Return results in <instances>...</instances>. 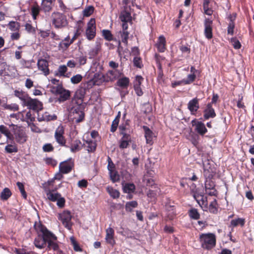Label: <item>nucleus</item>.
I'll use <instances>...</instances> for the list:
<instances>
[{
	"mask_svg": "<svg viewBox=\"0 0 254 254\" xmlns=\"http://www.w3.org/2000/svg\"><path fill=\"white\" fill-rule=\"evenodd\" d=\"M12 195V192L8 188H5L2 190L0 194V197L2 201L8 200Z\"/></svg>",
	"mask_w": 254,
	"mask_h": 254,
	"instance_id": "32",
	"label": "nucleus"
},
{
	"mask_svg": "<svg viewBox=\"0 0 254 254\" xmlns=\"http://www.w3.org/2000/svg\"><path fill=\"white\" fill-rule=\"evenodd\" d=\"M34 63L33 60H26L24 59H21L19 61V64L23 68H32V64Z\"/></svg>",
	"mask_w": 254,
	"mask_h": 254,
	"instance_id": "33",
	"label": "nucleus"
},
{
	"mask_svg": "<svg viewBox=\"0 0 254 254\" xmlns=\"http://www.w3.org/2000/svg\"><path fill=\"white\" fill-rule=\"evenodd\" d=\"M97 80L95 79L94 77L91 79L82 82L79 88L76 91L75 94L77 98L76 100H81L83 101V99L87 91L95 85H99V83L97 82Z\"/></svg>",
	"mask_w": 254,
	"mask_h": 254,
	"instance_id": "5",
	"label": "nucleus"
},
{
	"mask_svg": "<svg viewBox=\"0 0 254 254\" xmlns=\"http://www.w3.org/2000/svg\"><path fill=\"white\" fill-rule=\"evenodd\" d=\"M7 26L11 31H18L20 27V23L14 21H10Z\"/></svg>",
	"mask_w": 254,
	"mask_h": 254,
	"instance_id": "39",
	"label": "nucleus"
},
{
	"mask_svg": "<svg viewBox=\"0 0 254 254\" xmlns=\"http://www.w3.org/2000/svg\"><path fill=\"white\" fill-rule=\"evenodd\" d=\"M191 123L192 126L195 127V131L200 135L203 136L207 132V129L203 123L197 121L196 119H194Z\"/></svg>",
	"mask_w": 254,
	"mask_h": 254,
	"instance_id": "17",
	"label": "nucleus"
},
{
	"mask_svg": "<svg viewBox=\"0 0 254 254\" xmlns=\"http://www.w3.org/2000/svg\"><path fill=\"white\" fill-rule=\"evenodd\" d=\"M204 35L205 38L210 40L213 38V21L209 18H205L204 21Z\"/></svg>",
	"mask_w": 254,
	"mask_h": 254,
	"instance_id": "12",
	"label": "nucleus"
},
{
	"mask_svg": "<svg viewBox=\"0 0 254 254\" xmlns=\"http://www.w3.org/2000/svg\"><path fill=\"white\" fill-rule=\"evenodd\" d=\"M52 90L56 94L60 95L59 100L60 102L66 101L70 96V91L64 89L62 85L58 84L57 86H54Z\"/></svg>",
	"mask_w": 254,
	"mask_h": 254,
	"instance_id": "9",
	"label": "nucleus"
},
{
	"mask_svg": "<svg viewBox=\"0 0 254 254\" xmlns=\"http://www.w3.org/2000/svg\"><path fill=\"white\" fill-rule=\"evenodd\" d=\"M11 127V133L10 130L4 125H0V133L5 135L7 140L15 141L20 144L24 143L27 139L25 130L22 127L11 124L9 125Z\"/></svg>",
	"mask_w": 254,
	"mask_h": 254,
	"instance_id": "1",
	"label": "nucleus"
},
{
	"mask_svg": "<svg viewBox=\"0 0 254 254\" xmlns=\"http://www.w3.org/2000/svg\"><path fill=\"white\" fill-rule=\"evenodd\" d=\"M138 203L136 201H131L127 202L125 205L126 210L128 212H131L133 208L137 207Z\"/></svg>",
	"mask_w": 254,
	"mask_h": 254,
	"instance_id": "40",
	"label": "nucleus"
},
{
	"mask_svg": "<svg viewBox=\"0 0 254 254\" xmlns=\"http://www.w3.org/2000/svg\"><path fill=\"white\" fill-rule=\"evenodd\" d=\"M188 214L190 217L194 220H198L200 218V215L197 209L193 208L188 211Z\"/></svg>",
	"mask_w": 254,
	"mask_h": 254,
	"instance_id": "36",
	"label": "nucleus"
},
{
	"mask_svg": "<svg viewBox=\"0 0 254 254\" xmlns=\"http://www.w3.org/2000/svg\"><path fill=\"white\" fill-rule=\"evenodd\" d=\"M72 43L73 42H71L69 36L68 35L59 43V47L60 49L63 50H66Z\"/></svg>",
	"mask_w": 254,
	"mask_h": 254,
	"instance_id": "28",
	"label": "nucleus"
},
{
	"mask_svg": "<svg viewBox=\"0 0 254 254\" xmlns=\"http://www.w3.org/2000/svg\"><path fill=\"white\" fill-rule=\"evenodd\" d=\"M14 95L15 97L18 98L21 101H22L23 104H24L25 102L26 101L29 95L26 93L25 92L21 90L19 91L15 90L14 91Z\"/></svg>",
	"mask_w": 254,
	"mask_h": 254,
	"instance_id": "30",
	"label": "nucleus"
},
{
	"mask_svg": "<svg viewBox=\"0 0 254 254\" xmlns=\"http://www.w3.org/2000/svg\"><path fill=\"white\" fill-rule=\"evenodd\" d=\"M129 33L128 31H122L121 32L122 41L123 43L127 45Z\"/></svg>",
	"mask_w": 254,
	"mask_h": 254,
	"instance_id": "54",
	"label": "nucleus"
},
{
	"mask_svg": "<svg viewBox=\"0 0 254 254\" xmlns=\"http://www.w3.org/2000/svg\"><path fill=\"white\" fill-rule=\"evenodd\" d=\"M199 99L195 97L189 102L188 108L191 115H195L199 108Z\"/></svg>",
	"mask_w": 254,
	"mask_h": 254,
	"instance_id": "19",
	"label": "nucleus"
},
{
	"mask_svg": "<svg viewBox=\"0 0 254 254\" xmlns=\"http://www.w3.org/2000/svg\"><path fill=\"white\" fill-rule=\"evenodd\" d=\"M165 209L167 212V218L170 220H173L177 215L176 207L174 205V202H171L170 199H168V201L165 204Z\"/></svg>",
	"mask_w": 254,
	"mask_h": 254,
	"instance_id": "16",
	"label": "nucleus"
},
{
	"mask_svg": "<svg viewBox=\"0 0 254 254\" xmlns=\"http://www.w3.org/2000/svg\"><path fill=\"white\" fill-rule=\"evenodd\" d=\"M58 218L61 220L63 225L69 230L72 229L73 223L71 222L72 215L68 210H64L59 214Z\"/></svg>",
	"mask_w": 254,
	"mask_h": 254,
	"instance_id": "8",
	"label": "nucleus"
},
{
	"mask_svg": "<svg viewBox=\"0 0 254 254\" xmlns=\"http://www.w3.org/2000/svg\"><path fill=\"white\" fill-rule=\"evenodd\" d=\"M122 73L118 69L109 70L106 75L96 73L94 74V78L97 80V82L99 85L103 82L114 81L122 75Z\"/></svg>",
	"mask_w": 254,
	"mask_h": 254,
	"instance_id": "6",
	"label": "nucleus"
},
{
	"mask_svg": "<svg viewBox=\"0 0 254 254\" xmlns=\"http://www.w3.org/2000/svg\"><path fill=\"white\" fill-rule=\"evenodd\" d=\"M109 175L113 183L118 182L120 180V175L116 169L109 171Z\"/></svg>",
	"mask_w": 254,
	"mask_h": 254,
	"instance_id": "37",
	"label": "nucleus"
},
{
	"mask_svg": "<svg viewBox=\"0 0 254 254\" xmlns=\"http://www.w3.org/2000/svg\"><path fill=\"white\" fill-rule=\"evenodd\" d=\"M106 190L108 192V193L110 194L111 197L112 198L116 199L120 197V192L114 189L112 187L108 186L106 188Z\"/></svg>",
	"mask_w": 254,
	"mask_h": 254,
	"instance_id": "35",
	"label": "nucleus"
},
{
	"mask_svg": "<svg viewBox=\"0 0 254 254\" xmlns=\"http://www.w3.org/2000/svg\"><path fill=\"white\" fill-rule=\"evenodd\" d=\"M82 79V76L81 74H77L73 76L70 78V81L73 84H78Z\"/></svg>",
	"mask_w": 254,
	"mask_h": 254,
	"instance_id": "51",
	"label": "nucleus"
},
{
	"mask_svg": "<svg viewBox=\"0 0 254 254\" xmlns=\"http://www.w3.org/2000/svg\"><path fill=\"white\" fill-rule=\"evenodd\" d=\"M231 42L232 43L234 49H240L241 48V44L236 37L232 38L231 39Z\"/></svg>",
	"mask_w": 254,
	"mask_h": 254,
	"instance_id": "53",
	"label": "nucleus"
},
{
	"mask_svg": "<svg viewBox=\"0 0 254 254\" xmlns=\"http://www.w3.org/2000/svg\"><path fill=\"white\" fill-rule=\"evenodd\" d=\"M70 240L71 243V245H72L73 247V249L75 252H82V249L80 248V246L78 244V243L76 242L75 239L74 237H71L70 238Z\"/></svg>",
	"mask_w": 254,
	"mask_h": 254,
	"instance_id": "44",
	"label": "nucleus"
},
{
	"mask_svg": "<svg viewBox=\"0 0 254 254\" xmlns=\"http://www.w3.org/2000/svg\"><path fill=\"white\" fill-rule=\"evenodd\" d=\"M135 190V186L133 183H127L124 187V192L125 193H130L133 192Z\"/></svg>",
	"mask_w": 254,
	"mask_h": 254,
	"instance_id": "38",
	"label": "nucleus"
},
{
	"mask_svg": "<svg viewBox=\"0 0 254 254\" xmlns=\"http://www.w3.org/2000/svg\"><path fill=\"white\" fill-rule=\"evenodd\" d=\"M52 24L56 28H62L68 24L66 16L60 12H54L51 15Z\"/></svg>",
	"mask_w": 254,
	"mask_h": 254,
	"instance_id": "7",
	"label": "nucleus"
},
{
	"mask_svg": "<svg viewBox=\"0 0 254 254\" xmlns=\"http://www.w3.org/2000/svg\"><path fill=\"white\" fill-rule=\"evenodd\" d=\"M74 166V161L71 159L63 161L59 165V171L61 173L65 174L70 173Z\"/></svg>",
	"mask_w": 254,
	"mask_h": 254,
	"instance_id": "13",
	"label": "nucleus"
},
{
	"mask_svg": "<svg viewBox=\"0 0 254 254\" xmlns=\"http://www.w3.org/2000/svg\"><path fill=\"white\" fill-rule=\"evenodd\" d=\"M142 128L144 131L146 142L150 145L153 144V138L155 137L154 133L147 126H143Z\"/></svg>",
	"mask_w": 254,
	"mask_h": 254,
	"instance_id": "18",
	"label": "nucleus"
},
{
	"mask_svg": "<svg viewBox=\"0 0 254 254\" xmlns=\"http://www.w3.org/2000/svg\"><path fill=\"white\" fill-rule=\"evenodd\" d=\"M56 0H42L41 7L35 2L31 7L30 14L33 20H37L40 11L42 10L45 13L49 12L53 8Z\"/></svg>",
	"mask_w": 254,
	"mask_h": 254,
	"instance_id": "3",
	"label": "nucleus"
},
{
	"mask_svg": "<svg viewBox=\"0 0 254 254\" xmlns=\"http://www.w3.org/2000/svg\"><path fill=\"white\" fill-rule=\"evenodd\" d=\"M127 122H128V121H127L125 124H123L119 126V130H120V134H121L122 132H124V133L127 132V130H129V128L128 127L129 126V125H128V123Z\"/></svg>",
	"mask_w": 254,
	"mask_h": 254,
	"instance_id": "56",
	"label": "nucleus"
},
{
	"mask_svg": "<svg viewBox=\"0 0 254 254\" xmlns=\"http://www.w3.org/2000/svg\"><path fill=\"white\" fill-rule=\"evenodd\" d=\"M246 223V220L244 218H237L233 219L230 222V227H236L240 226L243 227Z\"/></svg>",
	"mask_w": 254,
	"mask_h": 254,
	"instance_id": "29",
	"label": "nucleus"
},
{
	"mask_svg": "<svg viewBox=\"0 0 254 254\" xmlns=\"http://www.w3.org/2000/svg\"><path fill=\"white\" fill-rule=\"evenodd\" d=\"M158 52L163 53L166 50V38L163 35H161L158 37L157 43L155 44Z\"/></svg>",
	"mask_w": 254,
	"mask_h": 254,
	"instance_id": "23",
	"label": "nucleus"
},
{
	"mask_svg": "<svg viewBox=\"0 0 254 254\" xmlns=\"http://www.w3.org/2000/svg\"><path fill=\"white\" fill-rule=\"evenodd\" d=\"M179 49L182 53H187L189 55L190 53V48L187 45H182L180 46Z\"/></svg>",
	"mask_w": 254,
	"mask_h": 254,
	"instance_id": "64",
	"label": "nucleus"
},
{
	"mask_svg": "<svg viewBox=\"0 0 254 254\" xmlns=\"http://www.w3.org/2000/svg\"><path fill=\"white\" fill-rule=\"evenodd\" d=\"M143 78L140 75H137L135 77V79L134 82L133 86H141Z\"/></svg>",
	"mask_w": 254,
	"mask_h": 254,
	"instance_id": "61",
	"label": "nucleus"
},
{
	"mask_svg": "<svg viewBox=\"0 0 254 254\" xmlns=\"http://www.w3.org/2000/svg\"><path fill=\"white\" fill-rule=\"evenodd\" d=\"M235 26V22H229L227 28L228 34H230L231 35H234Z\"/></svg>",
	"mask_w": 254,
	"mask_h": 254,
	"instance_id": "59",
	"label": "nucleus"
},
{
	"mask_svg": "<svg viewBox=\"0 0 254 254\" xmlns=\"http://www.w3.org/2000/svg\"><path fill=\"white\" fill-rule=\"evenodd\" d=\"M215 187V183L211 179H206L205 182V188L206 191L214 188Z\"/></svg>",
	"mask_w": 254,
	"mask_h": 254,
	"instance_id": "49",
	"label": "nucleus"
},
{
	"mask_svg": "<svg viewBox=\"0 0 254 254\" xmlns=\"http://www.w3.org/2000/svg\"><path fill=\"white\" fill-rule=\"evenodd\" d=\"M198 241L203 250L210 251L216 247V236L212 233H201L199 236Z\"/></svg>",
	"mask_w": 254,
	"mask_h": 254,
	"instance_id": "4",
	"label": "nucleus"
},
{
	"mask_svg": "<svg viewBox=\"0 0 254 254\" xmlns=\"http://www.w3.org/2000/svg\"><path fill=\"white\" fill-rule=\"evenodd\" d=\"M217 205V201L216 199H214L209 204V211L210 213L216 214L218 211V208L216 207Z\"/></svg>",
	"mask_w": 254,
	"mask_h": 254,
	"instance_id": "43",
	"label": "nucleus"
},
{
	"mask_svg": "<svg viewBox=\"0 0 254 254\" xmlns=\"http://www.w3.org/2000/svg\"><path fill=\"white\" fill-rule=\"evenodd\" d=\"M133 62L134 65L136 67L141 68L143 66L141 59L139 57H134Z\"/></svg>",
	"mask_w": 254,
	"mask_h": 254,
	"instance_id": "55",
	"label": "nucleus"
},
{
	"mask_svg": "<svg viewBox=\"0 0 254 254\" xmlns=\"http://www.w3.org/2000/svg\"><path fill=\"white\" fill-rule=\"evenodd\" d=\"M24 106H27L29 109L33 110H38L42 109V104L37 99H32L29 96L23 104Z\"/></svg>",
	"mask_w": 254,
	"mask_h": 254,
	"instance_id": "14",
	"label": "nucleus"
},
{
	"mask_svg": "<svg viewBox=\"0 0 254 254\" xmlns=\"http://www.w3.org/2000/svg\"><path fill=\"white\" fill-rule=\"evenodd\" d=\"M114 234L115 232L113 228L109 227L106 230V241L112 246H114L115 244Z\"/></svg>",
	"mask_w": 254,
	"mask_h": 254,
	"instance_id": "24",
	"label": "nucleus"
},
{
	"mask_svg": "<svg viewBox=\"0 0 254 254\" xmlns=\"http://www.w3.org/2000/svg\"><path fill=\"white\" fill-rule=\"evenodd\" d=\"M4 150L8 153H16L18 151L16 145L10 144L5 147Z\"/></svg>",
	"mask_w": 254,
	"mask_h": 254,
	"instance_id": "42",
	"label": "nucleus"
},
{
	"mask_svg": "<svg viewBox=\"0 0 254 254\" xmlns=\"http://www.w3.org/2000/svg\"><path fill=\"white\" fill-rule=\"evenodd\" d=\"M85 35L88 40H93L96 36V22L94 18H91L87 23Z\"/></svg>",
	"mask_w": 254,
	"mask_h": 254,
	"instance_id": "10",
	"label": "nucleus"
},
{
	"mask_svg": "<svg viewBox=\"0 0 254 254\" xmlns=\"http://www.w3.org/2000/svg\"><path fill=\"white\" fill-rule=\"evenodd\" d=\"M119 18L123 22H131L132 21L131 13L127 7L125 8L124 9L121 11Z\"/></svg>",
	"mask_w": 254,
	"mask_h": 254,
	"instance_id": "25",
	"label": "nucleus"
},
{
	"mask_svg": "<svg viewBox=\"0 0 254 254\" xmlns=\"http://www.w3.org/2000/svg\"><path fill=\"white\" fill-rule=\"evenodd\" d=\"M85 106V103L81 100L72 101V106L70 108L69 115L72 117V120L75 123H80L84 120Z\"/></svg>",
	"mask_w": 254,
	"mask_h": 254,
	"instance_id": "2",
	"label": "nucleus"
},
{
	"mask_svg": "<svg viewBox=\"0 0 254 254\" xmlns=\"http://www.w3.org/2000/svg\"><path fill=\"white\" fill-rule=\"evenodd\" d=\"M216 116L214 109L211 104H207L203 111V118L204 120H208L210 118H214Z\"/></svg>",
	"mask_w": 254,
	"mask_h": 254,
	"instance_id": "21",
	"label": "nucleus"
},
{
	"mask_svg": "<svg viewBox=\"0 0 254 254\" xmlns=\"http://www.w3.org/2000/svg\"><path fill=\"white\" fill-rule=\"evenodd\" d=\"M129 84V79L127 77H123L118 79L116 85L122 89H127Z\"/></svg>",
	"mask_w": 254,
	"mask_h": 254,
	"instance_id": "26",
	"label": "nucleus"
},
{
	"mask_svg": "<svg viewBox=\"0 0 254 254\" xmlns=\"http://www.w3.org/2000/svg\"><path fill=\"white\" fill-rule=\"evenodd\" d=\"M76 60L79 65H84L87 62L86 56H83L82 54L76 58Z\"/></svg>",
	"mask_w": 254,
	"mask_h": 254,
	"instance_id": "60",
	"label": "nucleus"
},
{
	"mask_svg": "<svg viewBox=\"0 0 254 254\" xmlns=\"http://www.w3.org/2000/svg\"><path fill=\"white\" fill-rule=\"evenodd\" d=\"M17 186L19 189V190L20 191V192L22 194V196L23 198H26L27 197V194L24 189V186L23 184L22 183L20 182H17Z\"/></svg>",
	"mask_w": 254,
	"mask_h": 254,
	"instance_id": "57",
	"label": "nucleus"
},
{
	"mask_svg": "<svg viewBox=\"0 0 254 254\" xmlns=\"http://www.w3.org/2000/svg\"><path fill=\"white\" fill-rule=\"evenodd\" d=\"M102 33V36L106 40L108 41L113 40V35L109 30H103Z\"/></svg>",
	"mask_w": 254,
	"mask_h": 254,
	"instance_id": "41",
	"label": "nucleus"
},
{
	"mask_svg": "<svg viewBox=\"0 0 254 254\" xmlns=\"http://www.w3.org/2000/svg\"><path fill=\"white\" fill-rule=\"evenodd\" d=\"M37 65L38 69L43 71L45 75L47 76L50 74L49 63L47 60L43 59L38 60Z\"/></svg>",
	"mask_w": 254,
	"mask_h": 254,
	"instance_id": "20",
	"label": "nucleus"
},
{
	"mask_svg": "<svg viewBox=\"0 0 254 254\" xmlns=\"http://www.w3.org/2000/svg\"><path fill=\"white\" fill-rule=\"evenodd\" d=\"M107 161L108 163L107 168H108L109 172L111 171L112 170H115L116 169L115 165L114 163H113V162L112 161L111 158L109 156L108 157Z\"/></svg>",
	"mask_w": 254,
	"mask_h": 254,
	"instance_id": "63",
	"label": "nucleus"
},
{
	"mask_svg": "<svg viewBox=\"0 0 254 254\" xmlns=\"http://www.w3.org/2000/svg\"><path fill=\"white\" fill-rule=\"evenodd\" d=\"M94 8L93 6H88L83 10V15L85 17L90 16L94 12Z\"/></svg>",
	"mask_w": 254,
	"mask_h": 254,
	"instance_id": "47",
	"label": "nucleus"
},
{
	"mask_svg": "<svg viewBox=\"0 0 254 254\" xmlns=\"http://www.w3.org/2000/svg\"><path fill=\"white\" fill-rule=\"evenodd\" d=\"M46 195H47V198L49 200H50L51 201H53V202L56 201L58 199L59 197L61 196V195L60 193H58V192L54 193V192H53L52 191H51L50 190H49L48 191H47Z\"/></svg>",
	"mask_w": 254,
	"mask_h": 254,
	"instance_id": "34",
	"label": "nucleus"
},
{
	"mask_svg": "<svg viewBox=\"0 0 254 254\" xmlns=\"http://www.w3.org/2000/svg\"><path fill=\"white\" fill-rule=\"evenodd\" d=\"M42 149L44 152H51L54 150V147L51 143H46L43 147Z\"/></svg>",
	"mask_w": 254,
	"mask_h": 254,
	"instance_id": "52",
	"label": "nucleus"
},
{
	"mask_svg": "<svg viewBox=\"0 0 254 254\" xmlns=\"http://www.w3.org/2000/svg\"><path fill=\"white\" fill-rule=\"evenodd\" d=\"M119 121L120 120H117V119H115L112 122L110 129V131L112 132H114L116 131L119 126Z\"/></svg>",
	"mask_w": 254,
	"mask_h": 254,
	"instance_id": "58",
	"label": "nucleus"
},
{
	"mask_svg": "<svg viewBox=\"0 0 254 254\" xmlns=\"http://www.w3.org/2000/svg\"><path fill=\"white\" fill-rule=\"evenodd\" d=\"M25 30L29 34L34 35L36 32V28L32 24V21L28 20L24 25Z\"/></svg>",
	"mask_w": 254,
	"mask_h": 254,
	"instance_id": "31",
	"label": "nucleus"
},
{
	"mask_svg": "<svg viewBox=\"0 0 254 254\" xmlns=\"http://www.w3.org/2000/svg\"><path fill=\"white\" fill-rule=\"evenodd\" d=\"M216 174V169L210 164L209 162L203 164V174L206 179H212Z\"/></svg>",
	"mask_w": 254,
	"mask_h": 254,
	"instance_id": "15",
	"label": "nucleus"
},
{
	"mask_svg": "<svg viewBox=\"0 0 254 254\" xmlns=\"http://www.w3.org/2000/svg\"><path fill=\"white\" fill-rule=\"evenodd\" d=\"M82 147L81 141L79 139H75L71 143L70 150L72 153H75L80 151Z\"/></svg>",
	"mask_w": 254,
	"mask_h": 254,
	"instance_id": "27",
	"label": "nucleus"
},
{
	"mask_svg": "<svg viewBox=\"0 0 254 254\" xmlns=\"http://www.w3.org/2000/svg\"><path fill=\"white\" fill-rule=\"evenodd\" d=\"M196 78V75L190 73L188 75L186 79H184V80H185V84L188 85L193 83L195 81Z\"/></svg>",
	"mask_w": 254,
	"mask_h": 254,
	"instance_id": "46",
	"label": "nucleus"
},
{
	"mask_svg": "<svg viewBox=\"0 0 254 254\" xmlns=\"http://www.w3.org/2000/svg\"><path fill=\"white\" fill-rule=\"evenodd\" d=\"M194 198L202 208L203 207V206L205 208H207V201L206 199H204L202 196H201V199H199L198 198L199 196H196L195 195H194Z\"/></svg>",
	"mask_w": 254,
	"mask_h": 254,
	"instance_id": "45",
	"label": "nucleus"
},
{
	"mask_svg": "<svg viewBox=\"0 0 254 254\" xmlns=\"http://www.w3.org/2000/svg\"><path fill=\"white\" fill-rule=\"evenodd\" d=\"M67 70V68L65 65H61L59 67L58 73H57V75L60 76H65V73Z\"/></svg>",
	"mask_w": 254,
	"mask_h": 254,
	"instance_id": "50",
	"label": "nucleus"
},
{
	"mask_svg": "<svg viewBox=\"0 0 254 254\" xmlns=\"http://www.w3.org/2000/svg\"><path fill=\"white\" fill-rule=\"evenodd\" d=\"M45 163L48 165H51L53 167H55L58 164L56 160L52 157H47L44 159Z\"/></svg>",
	"mask_w": 254,
	"mask_h": 254,
	"instance_id": "48",
	"label": "nucleus"
},
{
	"mask_svg": "<svg viewBox=\"0 0 254 254\" xmlns=\"http://www.w3.org/2000/svg\"><path fill=\"white\" fill-rule=\"evenodd\" d=\"M5 108L10 111H17L19 109V106L16 104H11L9 105H6Z\"/></svg>",
	"mask_w": 254,
	"mask_h": 254,
	"instance_id": "62",
	"label": "nucleus"
},
{
	"mask_svg": "<svg viewBox=\"0 0 254 254\" xmlns=\"http://www.w3.org/2000/svg\"><path fill=\"white\" fill-rule=\"evenodd\" d=\"M97 142L92 140H85L82 146L88 153H94L97 148Z\"/></svg>",
	"mask_w": 254,
	"mask_h": 254,
	"instance_id": "22",
	"label": "nucleus"
},
{
	"mask_svg": "<svg viewBox=\"0 0 254 254\" xmlns=\"http://www.w3.org/2000/svg\"><path fill=\"white\" fill-rule=\"evenodd\" d=\"M64 134V128L63 127H59L55 131L54 137L56 141L60 146L68 147V146L66 145V139Z\"/></svg>",
	"mask_w": 254,
	"mask_h": 254,
	"instance_id": "11",
	"label": "nucleus"
}]
</instances>
